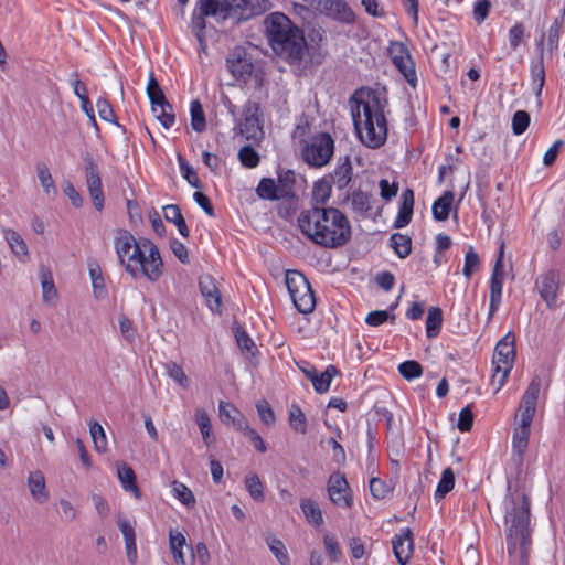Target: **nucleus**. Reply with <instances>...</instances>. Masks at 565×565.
I'll return each mask as SVG.
<instances>
[{
    "label": "nucleus",
    "mask_w": 565,
    "mask_h": 565,
    "mask_svg": "<svg viewBox=\"0 0 565 565\" xmlns=\"http://www.w3.org/2000/svg\"><path fill=\"white\" fill-rule=\"evenodd\" d=\"M354 129L367 148L377 149L387 139L386 98L370 88H359L349 100Z\"/></svg>",
    "instance_id": "obj_1"
},
{
    "label": "nucleus",
    "mask_w": 565,
    "mask_h": 565,
    "mask_svg": "<svg viewBox=\"0 0 565 565\" xmlns=\"http://www.w3.org/2000/svg\"><path fill=\"white\" fill-rule=\"evenodd\" d=\"M297 222L308 239L326 248L343 246L351 237L350 223L338 209L313 206L303 210Z\"/></svg>",
    "instance_id": "obj_2"
},
{
    "label": "nucleus",
    "mask_w": 565,
    "mask_h": 565,
    "mask_svg": "<svg viewBox=\"0 0 565 565\" xmlns=\"http://www.w3.org/2000/svg\"><path fill=\"white\" fill-rule=\"evenodd\" d=\"M114 246L120 265L132 278L146 277L150 281H157L162 275L160 252L149 239L137 242L129 231L118 230Z\"/></svg>",
    "instance_id": "obj_3"
},
{
    "label": "nucleus",
    "mask_w": 565,
    "mask_h": 565,
    "mask_svg": "<svg viewBox=\"0 0 565 565\" xmlns=\"http://www.w3.org/2000/svg\"><path fill=\"white\" fill-rule=\"evenodd\" d=\"M530 501L521 492L510 493L505 499L507 543L510 557L526 565L530 548Z\"/></svg>",
    "instance_id": "obj_4"
},
{
    "label": "nucleus",
    "mask_w": 565,
    "mask_h": 565,
    "mask_svg": "<svg viewBox=\"0 0 565 565\" xmlns=\"http://www.w3.org/2000/svg\"><path fill=\"white\" fill-rule=\"evenodd\" d=\"M249 0H199L193 10L191 30L199 41L200 50L206 52V18L225 20L230 17L247 18L254 14Z\"/></svg>",
    "instance_id": "obj_5"
},
{
    "label": "nucleus",
    "mask_w": 565,
    "mask_h": 565,
    "mask_svg": "<svg viewBox=\"0 0 565 565\" xmlns=\"http://www.w3.org/2000/svg\"><path fill=\"white\" fill-rule=\"evenodd\" d=\"M266 31L274 52L291 62L300 61L306 50L305 36L284 13H271L266 19Z\"/></svg>",
    "instance_id": "obj_6"
},
{
    "label": "nucleus",
    "mask_w": 565,
    "mask_h": 565,
    "mask_svg": "<svg viewBox=\"0 0 565 565\" xmlns=\"http://www.w3.org/2000/svg\"><path fill=\"white\" fill-rule=\"evenodd\" d=\"M542 380L535 375L524 392L514 417L512 440L529 441Z\"/></svg>",
    "instance_id": "obj_7"
},
{
    "label": "nucleus",
    "mask_w": 565,
    "mask_h": 565,
    "mask_svg": "<svg viewBox=\"0 0 565 565\" xmlns=\"http://www.w3.org/2000/svg\"><path fill=\"white\" fill-rule=\"evenodd\" d=\"M515 359V338L512 332H508L495 345L493 354L494 373L492 384H497L495 392H499L505 384L512 370Z\"/></svg>",
    "instance_id": "obj_8"
},
{
    "label": "nucleus",
    "mask_w": 565,
    "mask_h": 565,
    "mask_svg": "<svg viewBox=\"0 0 565 565\" xmlns=\"http://www.w3.org/2000/svg\"><path fill=\"white\" fill-rule=\"evenodd\" d=\"M334 154V140L328 132H318L305 141L302 160L312 168L327 166Z\"/></svg>",
    "instance_id": "obj_9"
},
{
    "label": "nucleus",
    "mask_w": 565,
    "mask_h": 565,
    "mask_svg": "<svg viewBox=\"0 0 565 565\" xmlns=\"http://www.w3.org/2000/svg\"><path fill=\"white\" fill-rule=\"evenodd\" d=\"M286 286L290 298L301 313H310L316 307L313 290L307 278L298 270L286 271Z\"/></svg>",
    "instance_id": "obj_10"
},
{
    "label": "nucleus",
    "mask_w": 565,
    "mask_h": 565,
    "mask_svg": "<svg viewBox=\"0 0 565 565\" xmlns=\"http://www.w3.org/2000/svg\"><path fill=\"white\" fill-rule=\"evenodd\" d=\"M388 54L393 64L397 67L407 83L412 87H415L417 83L415 63L407 47L402 42L393 41L390 43Z\"/></svg>",
    "instance_id": "obj_11"
},
{
    "label": "nucleus",
    "mask_w": 565,
    "mask_h": 565,
    "mask_svg": "<svg viewBox=\"0 0 565 565\" xmlns=\"http://www.w3.org/2000/svg\"><path fill=\"white\" fill-rule=\"evenodd\" d=\"M238 132L248 141L258 143L264 138L258 104L248 102L244 108V120L238 126Z\"/></svg>",
    "instance_id": "obj_12"
},
{
    "label": "nucleus",
    "mask_w": 565,
    "mask_h": 565,
    "mask_svg": "<svg viewBox=\"0 0 565 565\" xmlns=\"http://www.w3.org/2000/svg\"><path fill=\"white\" fill-rule=\"evenodd\" d=\"M309 8L344 23L354 21V13L344 0H302Z\"/></svg>",
    "instance_id": "obj_13"
},
{
    "label": "nucleus",
    "mask_w": 565,
    "mask_h": 565,
    "mask_svg": "<svg viewBox=\"0 0 565 565\" xmlns=\"http://www.w3.org/2000/svg\"><path fill=\"white\" fill-rule=\"evenodd\" d=\"M328 494L333 504L349 509L352 505V495L344 475L334 472L328 480Z\"/></svg>",
    "instance_id": "obj_14"
},
{
    "label": "nucleus",
    "mask_w": 565,
    "mask_h": 565,
    "mask_svg": "<svg viewBox=\"0 0 565 565\" xmlns=\"http://www.w3.org/2000/svg\"><path fill=\"white\" fill-rule=\"evenodd\" d=\"M85 177L89 195L97 211L104 207V193L102 190V180L97 164L92 158L85 159Z\"/></svg>",
    "instance_id": "obj_15"
},
{
    "label": "nucleus",
    "mask_w": 565,
    "mask_h": 565,
    "mask_svg": "<svg viewBox=\"0 0 565 565\" xmlns=\"http://www.w3.org/2000/svg\"><path fill=\"white\" fill-rule=\"evenodd\" d=\"M393 552L401 565H406L414 552V534L409 527L401 531V534L396 535L392 540Z\"/></svg>",
    "instance_id": "obj_16"
},
{
    "label": "nucleus",
    "mask_w": 565,
    "mask_h": 565,
    "mask_svg": "<svg viewBox=\"0 0 565 565\" xmlns=\"http://www.w3.org/2000/svg\"><path fill=\"white\" fill-rule=\"evenodd\" d=\"M199 287L206 305L212 311L220 312L222 298L215 279L209 275H202L199 279Z\"/></svg>",
    "instance_id": "obj_17"
},
{
    "label": "nucleus",
    "mask_w": 565,
    "mask_h": 565,
    "mask_svg": "<svg viewBox=\"0 0 565 565\" xmlns=\"http://www.w3.org/2000/svg\"><path fill=\"white\" fill-rule=\"evenodd\" d=\"M558 285V275L555 271H548L536 280L539 292L550 308L556 302Z\"/></svg>",
    "instance_id": "obj_18"
},
{
    "label": "nucleus",
    "mask_w": 565,
    "mask_h": 565,
    "mask_svg": "<svg viewBox=\"0 0 565 565\" xmlns=\"http://www.w3.org/2000/svg\"><path fill=\"white\" fill-rule=\"evenodd\" d=\"M227 67L232 75L236 78H244L250 75L254 66L246 53L242 50L233 51L227 57Z\"/></svg>",
    "instance_id": "obj_19"
},
{
    "label": "nucleus",
    "mask_w": 565,
    "mask_h": 565,
    "mask_svg": "<svg viewBox=\"0 0 565 565\" xmlns=\"http://www.w3.org/2000/svg\"><path fill=\"white\" fill-rule=\"evenodd\" d=\"M30 495L34 502L43 504L49 500V490L46 488L45 477L42 471H31L26 479Z\"/></svg>",
    "instance_id": "obj_20"
},
{
    "label": "nucleus",
    "mask_w": 565,
    "mask_h": 565,
    "mask_svg": "<svg viewBox=\"0 0 565 565\" xmlns=\"http://www.w3.org/2000/svg\"><path fill=\"white\" fill-rule=\"evenodd\" d=\"M117 525L125 540L127 559L131 565H135L138 557L135 529L128 520L121 518L120 515L117 518Z\"/></svg>",
    "instance_id": "obj_21"
},
{
    "label": "nucleus",
    "mask_w": 565,
    "mask_h": 565,
    "mask_svg": "<svg viewBox=\"0 0 565 565\" xmlns=\"http://www.w3.org/2000/svg\"><path fill=\"white\" fill-rule=\"evenodd\" d=\"M4 239L10 246L11 252L21 260L26 262L30 257L29 248L22 236L11 228L2 230Z\"/></svg>",
    "instance_id": "obj_22"
},
{
    "label": "nucleus",
    "mask_w": 565,
    "mask_h": 565,
    "mask_svg": "<svg viewBox=\"0 0 565 565\" xmlns=\"http://www.w3.org/2000/svg\"><path fill=\"white\" fill-rule=\"evenodd\" d=\"M413 207L414 192L411 189H406L402 193V204L398 211V215L394 222V227L402 228L411 222Z\"/></svg>",
    "instance_id": "obj_23"
},
{
    "label": "nucleus",
    "mask_w": 565,
    "mask_h": 565,
    "mask_svg": "<svg viewBox=\"0 0 565 565\" xmlns=\"http://www.w3.org/2000/svg\"><path fill=\"white\" fill-rule=\"evenodd\" d=\"M191 550V545L186 544L184 535L180 532L170 531L169 533V548L173 555V559L178 565H186L183 548Z\"/></svg>",
    "instance_id": "obj_24"
},
{
    "label": "nucleus",
    "mask_w": 565,
    "mask_h": 565,
    "mask_svg": "<svg viewBox=\"0 0 565 565\" xmlns=\"http://www.w3.org/2000/svg\"><path fill=\"white\" fill-rule=\"evenodd\" d=\"M117 475L122 488L126 491L132 492L135 498L139 499L141 497V492L137 486L136 473L132 468L127 463H119L117 465Z\"/></svg>",
    "instance_id": "obj_25"
},
{
    "label": "nucleus",
    "mask_w": 565,
    "mask_h": 565,
    "mask_svg": "<svg viewBox=\"0 0 565 565\" xmlns=\"http://www.w3.org/2000/svg\"><path fill=\"white\" fill-rule=\"evenodd\" d=\"M351 177H352L351 161H350L349 156H345L344 158H341L339 160V163L333 171L332 180H333V183L337 185V188L341 190L350 183Z\"/></svg>",
    "instance_id": "obj_26"
},
{
    "label": "nucleus",
    "mask_w": 565,
    "mask_h": 565,
    "mask_svg": "<svg viewBox=\"0 0 565 565\" xmlns=\"http://www.w3.org/2000/svg\"><path fill=\"white\" fill-rule=\"evenodd\" d=\"M300 508L306 520L313 526H321L323 524V516L319 505L309 498H303L300 501Z\"/></svg>",
    "instance_id": "obj_27"
},
{
    "label": "nucleus",
    "mask_w": 565,
    "mask_h": 565,
    "mask_svg": "<svg viewBox=\"0 0 565 565\" xmlns=\"http://www.w3.org/2000/svg\"><path fill=\"white\" fill-rule=\"evenodd\" d=\"M35 171L44 193L49 196H55L57 189L47 164L44 162L36 163Z\"/></svg>",
    "instance_id": "obj_28"
},
{
    "label": "nucleus",
    "mask_w": 565,
    "mask_h": 565,
    "mask_svg": "<svg viewBox=\"0 0 565 565\" xmlns=\"http://www.w3.org/2000/svg\"><path fill=\"white\" fill-rule=\"evenodd\" d=\"M151 111L166 129H169L173 126L175 116L173 113V107L170 103H168V100L159 103L158 105H151Z\"/></svg>",
    "instance_id": "obj_29"
},
{
    "label": "nucleus",
    "mask_w": 565,
    "mask_h": 565,
    "mask_svg": "<svg viewBox=\"0 0 565 565\" xmlns=\"http://www.w3.org/2000/svg\"><path fill=\"white\" fill-rule=\"evenodd\" d=\"M454 202V193L446 191L433 204V215L437 221H446L449 216L450 207Z\"/></svg>",
    "instance_id": "obj_30"
},
{
    "label": "nucleus",
    "mask_w": 565,
    "mask_h": 565,
    "mask_svg": "<svg viewBox=\"0 0 565 565\" xmlns=\"http://www.w3.org/2000/svg\"><path fill=\"white\" fill-rule=\"evenodd\" d=\"M166 374L173 380L180 387L188 390L190 386V380L182 366L174 361H168L162 364Z\"/></svg>",
    "instance_id": "obj_31"
},
{
    "label": "nucleus",
    "mask_w": 565,
    "mask_h": 565,
    "mask_svg": "<svg viewBox=\"0 0 565 565\" xmlns=\"http://www.w3.org/2000/svg\"><path fill=\"white\" fill-rule=\"evenodd\" d=\"M40 279L43 301L50 306H54L57 299V291L51 273L49 270H43L40 275Z\"/></svg>",
    "instance_id": "obj_32"
},
{
    "label": "nucleus",
    "mask_w": 565,
    "mask_h": 565,
    "mask_svg": "<svg viewBox=\"0 0 565 565\" xmlns=\"http://www.w3.org/2000/svg\"><path fill=\"white\" fill-rule=\"evenodd\" d=\"M503 249V246L501 247V253ZM503 264H502V254H500V257L497 259L493 273L490 280V297L494 298H501L502 294V284H503Z\"/></svg>",
    "instance_id": "obj_33"
},
{
    "label": "nucleus",
    "mask_w": 565,
    "mask_h": 565,
    "mask_svg": "<svg viewBox=\"0 0 565 565\" xmlns=\"http://www.w3.org/2000/svg\"><path fill=\"white\" fill-rule=\"evenodd\" d=\"M338 374V369L334 365H328L324 372L316 375L312 379V386L318 394H323L329 391L332 379Z\"/></svg>",
    "instance_id": "obj_34"
},
{
    "label": "nucleus",
    "mask_w": 565,
    "mask_h": 565,
    "mask_svg": "<svg viewBox=\"0 0 565 565\" xmlns=\"http://www.w3.org/2000/svg\"><path fill=\"white\" fill-rule=\"evenodd\" d=\"M295 173L292 171H286L278 175V180L276 182L278 199H288L294 195V185H295Z\"/></svg>",
    "instance_id": "obj_35"
},
{
    "label": "nucleus",
    "mask_w": 565,
    "mask_h": 565,
    "mask_svg": "<svg viewBox=\"0 0 565 565\" xmlns=\"http://www.w3.org/2000/svg\"><path fill=\"white\" fill-rule=\"evenodd\" d=\"M443 323V312L438 307H431L426 318V334L429 339L437 337Z\"/></svg>",
    "instance_id": "obj_36"
},
{
    "label": "nucleus",
    "mask_w": 565,
    "mask_h": 565,
    "mask_svg": "<svg viewBox=\"0 0 565 565\" xmlns=\"http://www.w3.org/2000/svg\"><path fill=\"white\" fill-rule=\"evenodd\" d=\"M391 246L401 258H405L411 254L412 239L409 236L395 233L390 238Z\"/></svg>",
    "instance_id": "obj_37"
},
{
    "label": "nucleus",
    "mask_w": 565,
    "mask_h": 565,
    "mask_svg": "<svg viewBox=\"0 0 565 565\" xmlns=\"http://www.w3.org/2000/svg\"><path fill=\"white\" fill-rule=\"evenodd\" d=\"M220 417L226 424L237 426L239 419H244L241 412L231 403L221 401L218 404Z\"/></svg>",
    "instance_id": "obj_38"
},
{
    "label": "nucleus",
    "mask_w": 565,
    "mask_h": 565,
    "mask_svg": "<svg viewBox=\"0 0 565 565\" xmlns=\"http://www.w3.org/2000/svg\"><path fill=\"white\" fill-rule=\"evenodd\" d=\"M89 433L94 443V448L99 454L107 451V437L104 428L97 422L89 425Z\"/></svg>",
    "instance_id": "obj_39"
},
{
    "label": "nucleus",
    "mask_w": 565,
    "mask_h": 565,
    "mask_svg": "<svg viewBox=\"0 0 565 565\" xmlns=\"http://www.w3.org/2000/svg\"><path fill=\"white\" fill-rule=\"evenodd\" d=\"M195 420L200 428L203 441L206 445H210L211 440L213 439L212 425H211V420H210V417H209L206 411L203 408H198L195 411Z\"/></svg>",
    "instance_id": "obj_40"
},
{
    "label": "nucleus",
    "mask_w": 565,
    "mask_h": 565,
    "mask_svg": "<svg viewBox=\"0 0 565 565\" xmlns=\"http://www.w3.org/2000/svg\"><path fill=\"white\" fill-rule=\"evenodd\" d=\"M256 192L260 199L269 201L279 200L276 181L274 179L263 178L258 183Z\"/></svg>",
    "instance_id": "obj_41"
},
{
    "label": "nucleus",
    "mask_w": 565,
    "mask_h": 565,
    "mask_svg": "<svg viewBox=\"0 0 565 565\" xmlns=\"http://www.w3.org/2000/svg\"><path fill=\"white\" fill-rule=\"evenodd\" d=\"M89 277L93 285L94 296L98 299L105 298L107 290L100 268L97 265H89Z\"/></svg>",
    "instance_id": "obj_42"
},
{
    "label": "nucleus",
    "mask_w": 565,
    "mask_h": 565,
    "mask_svg": "<svg viewBox=\"0 0 565 565\" xmlns=\"http://www.w3.org/2000/svg\"><path fill=\"white\" fill-rule=\"evenodd\" d=\"M289 424L297 433L305 434L307 431V419L301 408L292 404L289 409Z\"/></svg>",
    "instance_id": "obj_43"
},
{
    "label": "nucleus",
    "mask_w": 565,
    "mask_h": 565,
    "mask_svg": "<svg viewBox=\"0 0 565 565\" xmlns=\"http://www.w3.org/2000/svg\"><path fill=\"white\" fill-rule=\"evenodd\" d=\"M245 486L249 495L255 501L260 502L264 500V487L259 477L256 473H249L248 476H246Z\"/></svg>",
    "instance_id": "obj_44"
},
{
    "label": "nucleus",
    "mask_w": 565,
    "mask_h": 565,
    "mask_svg": "<svg viewBox=\"0 0 565 565\" xmlns=\"http://www.w3.org/2000/svg\"><path fill=\"white\" fill-rule=\"evenodd\" d=\"M455 486V473L450 468H446L441 478L437 484V489L435 492L436 498H444L448 492L454 489Z\"/></svg>",
    "instance_id": "obj_45"
},
{
    "label": "nucleus",
    "mask_w": 565,
    "mask_h": 565,
    "mask_svg": "<svg viewBox=\"0 0 565 565\" xmlns=\"http://www.w3.org/2000/svg\"><path fill=\"white\" fill-rule=\"evenodd\" d=\"M235 338H236L237 345L239 347V349L242 350L243 353L249 354L252 356L255 355V353L257 351L256 345H255L254 341L250 339V337L245 332V330L241 326H237L235 328Z\"/></svg>",
    "instance_id": "obj_46"
},
{
    "label": "nucleus",
    "mask_w": 565,
    "mask_h": 565,
    "mask_svg": "<svg viewBox=\"0 0 565 565\" xmlns=\"http://www.w3.org/2000/svg\"><path fill=\"white\" fill-rule=\"evenodd\" d=\"M191 111V126L196 132H202L205 129V116L202 105L199 100H192L190 106Z\"/></svg>",
    "instance_id": "obj_47"
},
{
    "label": "nucleus",
    "mask_w": 565,
    "mask_h": 565,
    "mask_svg": "<svg viewBox=\"0 0 565 565\" xmlns=\"http://www.w3.org/2000/svg\"><path fill=\"white\" fill-rule=\"evenodd\" d=\"M267 544L280 565H290V559L285 544L275 537L268 539Z\"/></svg>",
    "instance_id": "obj_48"
},
{
    "label": "nucleus",
    "mask_w": 565,
    "mask_h": 565,
    "mask_svg": "<svg viewBox=\"0 0 565 565\" xmlns=\"http://www.w3.org/2000/svg\"><path fill=\"white\" fill-rule=\"evenodd\" d=\"M238 159L241 163L246 168H255L259 163L258 152L250 146H244L238 151Z\"/></svg>",
    "instance_id": "obj_49"
},
{
    "label": "nucleus",
    "mask_w": 565,
    "mask_h": 565,
    "mask_svg": "<svg viewBox=\"0 0 565 565\" xmlns=\"http://www.w3.org/2000/svg\"><path fill=\"white\" fill-rule=\"evenodd\" d=\"M401 375L406 380L419 377L423 373L422 365L414 360L405 361L398 365Z\"/></svg>",
    "instance_id": "obj_50"
},
{
    "label": "nucleus",
    "mask_w": 565,
    "mask_h": 565,
    "mask_svg": "<svg viewBox=\"0 0 565 565\" xmlns=\"http://www.w3.org/2000/svg\"><path fill=\"white\" fill-rule=\"evenodd\" d=\"M178 161L183 178L188 181L190 185L200 189L202 184L194 169L181 156H179Z\"/></svg>",
    "instance_id": "obj_51"
},
{
    "label": "nucleus",
    "mask_w": 565,
    "mask_h": 565,
    "mask_svg": "<svg viewBox=\"0 0 565 565\" xmlns=\"http://www.w3.org/2000/svg\"><path fill=\"white\" fill-rule=\"evenodd\" d=\"M531 121V117L525 110H518L513 114L512 117V131L514 135L523 134Z\"/></svg>",
    "instance_id": "obj_52"
},
{
    "label": "nucleus",
    "mask_w": 565,
    "mask_h": 565,
    "mask_svg": "<svg viewBox=\"0 0 565 565\" xmlns=\"http://www.w3.org/2000/svg\"><path fill=\"white\" fill-rule=\"evenodd\" d=\"M147 94L151 105H158L159 103L167 100L158 81L153 77L152 74L147 85Z\"/></svg>",
    "instance_id": "obj_53"
},
{
    "label": "nucleus",
    "mask_w": 565,
    "mask_h": 565,
    "mask_svg": "<svg viewBox=\"0 0 565 565\" xmlns=\"http://www.w3.org/2000/svg\"><path fill=\"white\" fill-rule=\"evenodd\" d=\"M173 492L178 500L186 507L194 504L195 499L192 491L179 481L173 482Z\"/></svg>",
    "instance_id": "obj_54"
},
{
    "label": "nucleus",
    "mask_w": 565,
    "mask_h": 565,
    "mask_svg": "<svg viewBox=\"0 0 565 565\" xmlns=\"http://www.w3.org/2000/svg\"><path fill=\"white\" fill-rule=\"evenodd\" d=\"M58 514L62 522L71 523L77 518V510L66 499H60L58 501Z\"/></svg>",
    "instance_id": "obj_55"
},
{
    "label": "nucleus",
    "mask_w": 565,
    "mask_h": 565,
    "mask_svg": "<svg viewBox=\"0 0 565 565\" xmlns=\"http://www.w3.org/2000/svg\"><path fill=\"white\" fill-rule=\"evenodd\" d=\"M479 267V256L475 248L470 246L465 256L463 275L466 278H470L473 271Z\"/></svg>",
    "instance_id": "obj_56"
},
{
    "label": "nucleus",
    "mask_w": 565,
    "mask_h": 565,
    "mask_svg": "<svg viewBox=\"0 0 565 565\" xmlns=\"http://www.w3.org/2000/svg\"><path fill=\"white\" fill-rule=\"evenodd\" d=\"M256 408H257L260 420L265 425L271 426L275 424V420H276L275 414H274L273 408L268 404V402H266V401L258 402L256 405Z\"/></svg>",
    "instance_id": "obj_57"
},
{
    "label": "nucleus",
    "mask_w": 565,
    "mask_h": 565,
    "mask_svg": "<svg viewBox=\"0 0 565 565\" xmlns=\"http://www.w3.org/2000/svg\"><path fill=\"white\" fill-rule=\"evenodd\" d=\"M96 108L100 119L108 122H116L114 109L108 100L99 98L96 103Z\"/></svg>",
    "instance_id": "obj_58"
},
{
    "label": "nucleus",
    "mask_w": 565,
    "mask_h": 565,
    "mask_svg": "<svg viewBox=\"0 0 565 565\" xmlns=\"http://www.w3.org/2000/svg\"><path fill=\"white\" fill-rule=\"evenodd\" d=\"M370 491L375 499H383L390 492V487L379 478H371Z\"/></svg>",
    "instance_id": "obj_59"
},
{
    "label": "nucleus",
    "mask_w": 565,
    "mask_h": 565,
    "mask_svg": "<svg viewBox=\"0 0 565 565\" xmlns=\"http://www.w3.org/2000/svg\"><path fill=\"white\" fill-rule=\"evenodd\" d=\"M532 78L536 84L535 95L536 97H540L545 83V71L542 62L532 67Z\"/></svg>",
    "instance_id": "obj_60"
},
{
    "label": "nucleus",
    "mask_w": 565,
    "mask_h": 565,
    "mask_svg": "<svg viewBox=\"0 0 565 565\" xmlns=\"http://www.w3.org/2000/svg\"><path fill=\"white\" fill-rule=\"evenodd\" d=\"M323 543H324L326 552L328 553L330 558L333 562H338L341 556V551H340L337 540L332 535L326 534L323 537Z\"/></svg>",
    "instance_id": "obj_61"
},
{
    "label": "nucleus",
    "mask_w": 565,
    "mask_h": 565,
    "mask_svg": "<svg viewBox=\"0 0 565 565\" xmlns=\"http://www.w3.org/2000/svg\"><path fill=\"white\" fill-rule=\"evenodd\" d=\"M190 551L192 562L196 558L200 565L209 564L211 556L207 546L203 542L198 543L194 551L192 548Z\"/></svg>",
    "instance_id": "obj_62"
},
{
    "label": "nucleus",
    "mask_w": 565,
    "mask_h": 565,
    "mask_svg": "<svg viewBox=\"0 0 565 565\" xmlns=\"http://www.w3.org/2000/svg\"><path fill=\"white\" fill-rule=\"evenodd\" d=\"M352 207L359 213H364L370 209V201L367 194L363 192H354L352 194Z\"/></svg>",
    "instance_id": "obj_63"
},
{
    "label": "nucleus",
    "mask_w": 565,
    "mask_h": 565,
    "mask_svg": "<svg viewBox=\"0 0 565 565\" xmlns=\"http://www.w3.org/2000/svg\"><path fill=\"white\" fill-rule=\"evenodd\" d=\"M473 424V414L469 406L462 408L459 413L457 427L460 431H469Z\"/></svg>",
    "instance_id": "obj_64"
}]
</instances>
